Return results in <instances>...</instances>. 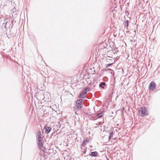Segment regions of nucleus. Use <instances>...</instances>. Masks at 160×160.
<instances>
[{"label":"nucleus","mask_w":160,"mask_h":160,"mask_svg":"<svg viewBox=\"0 0 160 160\" xmlns=\"http://www.w3.org/2000/svg\"><path fill=\"white\" fill-rule=\"evenodd\" d=\"M45 150H46L45 148L44 147L43 148V151H45Z\"/></svg>","instance_id":"nucleus-14"},{"label":"nucleus","mask_w":160,"mask_h":160,"mask_svg":"<svg viewBox=\"0 0 160 160\" xmlns=\"http://www.w3.org/2000/svg\"><path fill=\"white\" fill-rule=\"evenodd\" d=\"M82 100H78L76 102L75 106L78 109H80L82 107Z\"/></svg>","instance_id":"nucleus-3"},{"label":"nucleus","mask_w":160,"mask_h":160,"mask_svg":"<svg viewBox=\"0 0 160 160\" xmlns=\"http://www.w3.org/2000/svg\"><path fill=\"white\" fill-rule=\"evenodd\" d=\"M156 87V84L154 82H152L149 85V89L150 90H153L155 89Z\"/></svg>","instance_id":"nucleus-4"},{"label":"nucleus","mask_w":160,"mask_h":160,"mask_svg":"<svg viewBox=\"0 0 160 160\" xmlns=\"http://www.w3.org/2000/svg\"><path fill=\"white\" fill-rule=\"evenodd\" d=\"M103 113H100L98 114L97 115V117L98 118H100L103 117Z\"/></svg>","instance_id":"nucleus-11"},{"label":"nucleus","mask_w":160,"mask_h":160,"mask_svg":"<svg viewBox=\"0 0 160 160\" xmlns=\"http://www.w3.org/2000/svg\"><path fill=\"white\" fill-rule=\"evenodd\" d=\"M88 140L87 139L84 140L83 141L82 145L84 146L86 145L88 142Z\"/></svg>","instance_id":"nucleus-8"},{"label":"nucleus","mask_w":160,"mask_h":160,"mask_svg":"<svg viewBox=\"0 0 160 160\" xmlns=\"http://www.w3.org/2000/svg\"><path fill=\"white\" fill-rule=\"evenodd\" d=\"M113 64V63H111V64H108L107 66H106V67H109L110 66H111V65H112V64Z\"/></svg>","instance_id":"nucleus-13"},{"label":"nucleus","mask_w":160,"mask_h":160,"mask_svg":"<svg viewBox=\"0 0 160 160\" xmlns=\"http://www.w3.org/2000/svg\"><path fill=\"white\" fill-rule=\"evenodd\" d=\"M106 84V83L104 82H102L100 84V87H101L102 88H104V86Z\"/></svg>","instance_id":"nucleus-10"},{"label":"nucleus","mask_w":160,"mask_h":160,"mask_svg":"<svg viewBox=\"0 0 160 160\" xmlns=\"http://www.w3.org/2000/svg\"><path fill=\"white\" fill-rule=\"evenodd\" d=\"M37 137L38 139L40 142L42 140L41 134L40 131H39L37 132Z\"/></svg>","instance_id":"nucleus-6"},{"label":"nucleus","mask_w":160,"mask_h":160,"mask_svg":"<svg viewBox=\"0 0 160 160\" xmlns=\"http://www.w3.org/2000/svg\"><path fill=\"white\" fill-rule=\"evenodd\" d=\"M109 138H109V140H110L111 138V137H112V135H113V133H112V132H109Z\"/></svg>","instance_id":"nucleus-12"},{"label":"nucleus","mask_w":160,"mask_h":160,"mask_svg":"<svg viewBox=\"0 0 160 160\" xmlns=\"http://www.w3.org/2000/svg\"><path fill=\"white\" fill-rule=\"evenodd\" d=\"M138 113L142 117L146 116L148 115V111L145 107H142L140 108Z\"/></svg>","instance_id":"nucleus-1"},{"label":"nucleus","mask_w":160,"mask_h":160,"mask_svg":"<svg viewBox=\"0 0 160 160\" xmlns=\"http://www.w3.org/2000/svg\"><path fill=\"white\" fill-rule=\"evenodd\" d=\"M88 88L87 87L84 88L82 90V91L80 93L79 95V98H84L86 94V91Z\"/></svg>","instance_id":"nucleus-2"},{"label":"nucleus","mask_w":160,"mask_h":160,"mask_svg":"<svg viewBox=\"0 0 160 160\" xmlns=\"http://www.w3.org/2000/svg\"><path fill=\"white\" fill-rule=\"evenodd\" d=\"M89 155L92 157L97 156L98 155V153L97 152H91V154H90Z\"/></svg>","instance_id":"nucleus-7"},{"label":"nucleus","mask_w":160,"mask_h":160,"mask_svg":"<svg viewBox=\"0 0 160 160\" xmlns=\"http://www.w3.org/2000/svg\"><path fill=\"white\" fill-rule=\"evenodd\" d=\"M38 147L39 149H41L42 148V143L40 142L38 143Z\"/></svg>","instance_id":"nucleus-9"},{"label":"nucleus","mask_w":160,"mask_h":160,"mask_svg":"<svg viewBox=\"0 0 160 160\" xmlns=\"http://www.w3.org/2000/svg\"><path fill=\"white\" fill-rule=\"evenodd\" d=\"M44 129L45 130V133H48L51 130V127L46 125L44 127Z\"/></svg>","instance_id":"nucleus-5"}]
</instances>
